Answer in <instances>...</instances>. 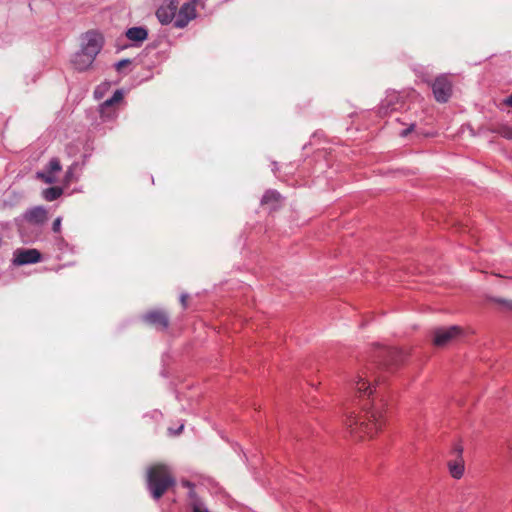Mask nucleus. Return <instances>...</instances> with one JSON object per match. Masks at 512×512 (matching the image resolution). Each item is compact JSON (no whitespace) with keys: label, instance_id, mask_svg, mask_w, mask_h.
Wrapping results in <instances>:
<instances>
[{"label":"nucleus","instance_id":"nucleus-28","mask_svg":"<svg viewBox=\"0 0 512 512\" xmlns=\"http://www.w3.org/2000/svg\"><path fill=\"white\" fill-rule=\"evenodd\" d=\"M106 86H107L106 84H105V85H103V88H106ZM101 89H102V85H101V86H98V87L95 89V91H94V95H95V97H96V98H98V99L102 97V91H101Z\"/></svg>","mask_w":512,"mask_h":512},{"label":"nucleus","instance_id":"nucleus-25","mask_svg":"<svg viewBox=\"0 0 512 512\" xmlns=\"http://www.w3.org/2000/svg\"><path fill=\"white\" fill-rule=\"evenodd\" d=\"M38 178L43 179L46 183H53L55 178L52 176H46L44 173H38Z\"/></svg>","mask_w":512,"mask_h":512},{"label":"nucleus","instance_id":"nucleus-15","mask_svg":"<svg viewBox=\"0 0 512 512\" xmlns=\"http://www.w3.org/2000/svg\"><path fill=\"white\" fill-rule=\"evenodd\" d=\"M281 195L275 190H268L261 199L262 205H269L270 209H276L280 203Z\"/></svg>","mask_w":512,"mask_h":512},{"label":"nucleus","instance_id":"nucleus-26","mask_svg":"<svg viewBox=\"0 0 512 512\" xmlns=\"http://www.w3.org/2000/svg\"><path fill=\"white\" fill-rule=\"evenodd\" d=\"M415 124H411L408 128L401 131L400 136L406 137L408 134H410L412 131H414Z\"/></svg>","mask_w":512,"mask_h":512},{"label":"nucleus","instance_id":"nucleus-22","mask_svg":"<svg viewBox=\"0 0 512 512\" xmlns=\"http://www.w3.org/2000/svg\"><path fill=\"white\" fill-rule=\"evenodd\" d=\"M493 301L496 302V303L501 304L507 310H512V301L511 300H506V299H501V298H494Z\"/></svg>","mask_w":512,"mask_h":512},{"label":"nucleus","instance_id":"nucleus-14","mask_svg":"<svg viewBox=\"0 0 512 512\" xmlns=\"http://www.w3.org/2000/svg\"><path fill=\"white\" fill-rule=\"evenodd\" d=\"M126 37L130 41L143 42L148 37V31L144 27H132L126 31Z\"/></svg>","mask_w":512,"mask_h":512},{"label":"nucleus","instance_id":"nucleus-27","mask_svg":"<svg viewBox=\"0 0 512 512\" xmlns=\"http://www.w3.org/2000/svg\"><path fill=\"white\" fill-rule=\"evenodd\" d=\"M188 297H189L188 294H185V293L181 294V296H180V302H181L183 308L187 307Z\"/></svg>","mask_w":512,"mask_h":512},{"label":"nucleus","instance_id":"nucleus-8","mask_svg":"<svg viewBox=\"0 0 512 512\" xmlns=\"http://www.w3.org/2000/svg\"><path fill=\"white\" fill-rule=\"evenodd\" d=\"M142 319L158 330H166L170 324L169 315L163 310H150L142 316Z\"/></svg>","mask_w":512,"mask_h":512},{"label":"nucleus","instance_id":"nucleus-29","mask_svg":"<svg viewBox=\"0 0 512 512\" xmlns=\"http://www.w3.org/2000/svg\"><path fill=\"white\" fill-rule=\"evenodd\" d=\"M183 429H184V424H181V425L177 428V430H172V429L170 428V429H169V432H170V434H172V435H179V434L183 431Z\"/></svg>","mask_w":512,"mask_h":512},{"label":"nucleus","instance_id":"nucleus-30","mask_svg":"<svg viewBox=\"0 0 512 512\" xmlns=\"http://www.w3.org/2000/svg\"><path fill=\"white\" fill-rule=\"evenodd\" d=\"M504 104L512 107V94L504 100Z\"/></svg>","mask_w":512,"mask_h":512},{"label":"nucleus","instance_id":"nucleus-13","mask_svg":"<svg viewBox=\"0 0 512 512\" xmlns=\"http://www.w3.org/2000/svg\"><path fill=\"white\" fill-rule=\"evenodd\" d=\"M383 357L385 360V365H398L405 358V353L402 350L396 348H389L383 351Z\"/></svg>","mask_w":512,"mask_h":512},{"label":"nucleus","instance_id":"nucleus-7","mask_svg":"<svg viewBox=\"0 0 512 512\" xmlns=\"http://www.w3.org/2000/svg\"><path fill=\"white\" fill-rule=\"evenodd\" d=\"M463 450L461 443H457L450 452L454 459L448 462V469L451 476L455 479H460L464 474Z\"/></svg>","mask_w":512,"mask_h":512},{"label":"nucleus","instance_id":"nucleus-9","mask_svg":"<svg viewBox=\"0 0 512 512\" xmlns=\"http://www.w3.org/2000/svg\"><path fill=\"white\" fill-rule=\"evenodd\" d=\"M41 253L37 249H17L14 252L13 263L18 266L38 263Z\"/></svg>","mask_w":512,"mask_h":512},{"label":"nucleus","instance_id":"nucleus-18","mask_svg":"<svg viewBox=\"0 0 512 512\" xmlns=\"http://www.w3.org/2000/svg\"><path fill=\"white\" fill-rule=\"evenodd\" d=\"M192 512H210L205 504L200 499H195L190 502Z\"/></svg>","mask_w":512,"mask_h":512},{"label":"nucleus","instance_id":"nucleus-10","mask_svg":"<svg viewBox=\"0 0 512 512\" xmlns=\"http://www.w3.org/2000/svg\"><path fill=\"white\" fill-rule=\"evenodd\" d=\"M178 1L170 0L168 3L161 5L156 11V17L162 25H168L177 15Z\"/></svg>","mask_w":512,"mask_h":512},{"label":"nucleus","instance_id":"nucleus-17","mask_svg":"<svg viewBox=\"0 0 512 512\" xmlns=\"http://www.w3.org/2000/svg\"><path fill=\"white\" fill-rule=\"evenodd\" d=\"M123 99V93L121 90H116L113 94V96L107 100H105L101 106L102 113H104V110L108 107L113 106L116 103H119Z\"/></svg>","mask_w":512,"mask_h":512},{"label":"nucleus","instance_id":"nucleus-4","mask_svg":"<svg viewBox=\"0 0 512 512\" xmlns=\"http://www.w3.org/2000/svg\"><path fill=\"white\" fill-rule=\"evenodd\" d=\"M462 334V328L459 326L440 327L433 331V344L438 347H444Z\"/></svg>","mask_w":512,"mask_h":512},{"label":"nucleus","instance_id":"nucleus-1","mask_svg":"<svg viewBox=\"0 0 512 512\" xmlns=\"http://www.w3.org/2000/svg\"><path fill=\"white\" fill-rule=\"evenodd\" d=\"M371 377H374V382L379 381L374 376L373 365L361 370L353 381V389L357 397L362 401L361 410L365 414H357L354 410L349 411L348 408H345L346 428L351 435L358 438H364L365 436L373 437L382 425V412L370 401V397L374 393Z\"/></svg>","mask_w":512,"mask_h":512},{"label":"nucleus","instance_id":"nucleus-19","mask_svg":"<svg viewBox=\"0 0 512 512\" xmlns=\"http://www.w3.org/2000/svg\"><path fill=\"white\" fill-rule=\"evenodd\" d=\"M496 132L506 138V139H509V140H512V126H509V125H501L498 127V129L496 130Z\"/></svg>","mask_w":512,"mask_h":512},{"label":"nucleus","instance_id":"nucleus-6","mask_svg":"<svg viewBox=\"0 0 512 512\" xmlns=\"http://www.w3.org/2000/svg\"><path fill=\"white\" fill-rule=\"evenodd\" d=\"M197 0L184 3L176 15L174 26L179 29L185 28L188 23L197 17Z\"/></svg>","mask_w":512,"mask_h":512},{"label":"nucleus","instance_id":"nucleus-16","mask_svg":"<svg viewBox=\"0 0 512 512\" xmlns=\"http://www.w3.org/2000/svg\"><path fill=\"white\" fill-rule=\"evenodd\" d=\"M63 190L60 187H50L43 191V197L47 201H54L61 196Z\"/></svg>","mask_w":512,"mask_h":512},{"label":"nucleus","instance_id":"nucleus-5","mask_svg":"<svg viewBox=\"0 0 512 512\" xmlns=\"http://www.w3.org/2000/svg\"><path fill=\"white\" fill-rule=\"evenodd\" d=\"M103 46V37L95 32L88 31L82 38L81 50L90 57L96 58Z\"/></svg>","mask_w":512,"mask_h":512},{"label":"nucleus","instance_id":"nucleus-11","mask_svg":"<svg viewBox=\"0 0 512 512\" xmlns=\"http://www.w3.org/2000/svg\"><path fill=\"white\" fill-rule=\"evenodd\" d=\"M23 218L35 225H42L48 220V212L43 206H36L27 210Z\"/></svg>","mask_w":512,"mask_h":512},{"label":"nucleus","instance_id":"nucleus-23","mask_svg":"<svg viewBox=\"0 0 512 512\" xmlns=\"http://www.w3.org/2000/svg\"><path fill=\"white\" fill-rule=\"evenodd\" d=\"M129 64H130L129 59H123L115 64V68L117 71H121L124 67L128 66Z\"/></svg>","mask_w":512,"mask_h":512},{"label":"nucleus","instance_id":"nucleus-2","mask_svg":"<svg viewBox=\"0 0 512 512\" xmlns=\"http://www.w3.org/2000/svg\"><path fill=\"white\" fill-rule=\"evenodd\" d=\"M147 488L155 500L160 499L169 488L175 486L176 480L167 465L156 464L147 470Z\"/></svg>","mask_w":512,"mask_h":512},{"label":"nucleus","instance_id":"nucleus-21","mask_svg":"<svg viewBox=\"0 0 512 512\" xmlns=\"http://www.w3.org/2000/svg\"><path fill=\"white\" fill-rule=\"evenodd\" d=\"M49 170L50 172H58L61 170V164L57 158H52L49 161Z\"/></svg>","mask_w":512,"mask_h":512},{"label":"nucleus","instance_id":"nucleus-3","mask_svg":"<svg viewBox=\"0 0 512 512\" xmlns=\"http://www.w3.org/2000/svg\"><path fill=\"white\" fill-rule=\"evenodd\" d=\"M437 102L446 103L452 95V82L447 75L438 76L431 85Z\"/></svg>","mask_w":512,"mask_h":512},{"label":"nucleus","instance_id":"nucleus-20","mask_svg":"<svg viewBox=\"0 0 512 512\" xmlns=\"http://www.w3.org/2000/svg\"><path fill=\"white\" fill-rule=\"evenodd\" d=\"M182 485H183L184 487H187V488H189V489H190V491H189V498L191 499V502H192L193 500H195V499H199V498L196 496V493H195V491H194V484H193V483H191L190 481H183V482H182Z\"/></svg>","mask_w":512,"mask_h":512},{"label":"nucleus","instance_id":"nucleus-24","mask_svg":"<svg viewBox=\"0 0 512 512\" xmlns=\"http://www.w3.org/2000/svg\"><path fill=\"white\" fill-rule=\"evenodd\" d=\"M61 221H62V218L61 217H57L53 224H52V230L55 232V233H58L60 232V229H61Z\"/></svg>","mask_w":512,"mask_h":512},{"label":"nucleus","instance_id":"nucleus-12","mask_svg":"<svg viewBox=\"0 0 512 512\" xmlns=\"http://www.w3.org/2000/svg\"><path fill=\"white\" fill-rule=\"evenodd\" d=\"M94 60L95 58L90 57L85 52L79 51L73 56L71 62L76 70L82 72L87 70L92 65Z\"/></svg>","mask_w":512,"mask_h":512}]
</instances>
